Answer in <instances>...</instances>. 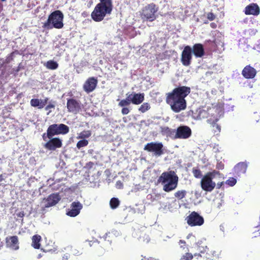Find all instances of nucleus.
<instances>
[{
  "label": "nucleus",
  "mask_w": 260,
  "mask_h": 260,
  "mask_svg": "<svg viewBox=\"0 0 260 260\" xmlns=\"http://www.w3.org/2000/svg\"><path fill=\"white\" fill-rule=\"evenodd\" d=\"M190 92L189 87L182 86L174 88L171 92L166 94V103L175 113H179L186 108L187 104L185 99Z\"/></svg>",
  "instance_id": "obj_1"
},
{
  "label": "nucleus",
  "mask_w": 260,
  "mask_h": 260,
  "mask_svg": "<svg viewBox=\"0 0 260 260\" xmlns=\"http://www.w3.org/2000/svg\"><path fill=\"white\" fill-rule=\"evenodd\" d=\"M112 0H100L91 14L92 19L95 22L102 21L107 14H110L112 11Z\"/></svg>",
  "instance_id": "obj_2"
},
{
  "label": "nucleus",
  "mask_w": 260,
  "mask_h": 260,
  "mask_svg": "<svg viewBox=\"0 0 260 260\" xmlns=\"http://www.w3.org/2000/svg\"><path fill=\"white\" fill-rule=\"evenodd\" d=\"M158 182L163 184V190L170 192L177 186L178 177L174 171L163 172L158 179Z\"/></svg>",
  "instance_id": "obj_3"
},
{
  "label": "nucleus",
  "mask_w": 260,
  "mask_h": 260,
  "mask_svg": "<svg viewBox=\"0 0 260 260\" xmlns=\"http://www.w3.org/2000/svg\"><path fill=\"white\" fill-rule=\"evenodd\" d=\"M64 16L60 10H55L48 16L47 20L43 24V27L48 29L53 28L61 29L63 27Z\"/></svg>",
  "instance_id": "obj_4"
},
{
  "label": "nucleus",
  "mask_w": 260,
  "mask_h": 260,
  "mask_svg": "<svg viewBox=\"0 0 260 260\" xmlns=\"http://www.w3.org/2000/svg\"><path fill=\"white\" fill-rule=\"evenodd\" d=\"M69 132V127L67 125L60 124H53L49 126L47 133H44L42 138L46 141L47 139H50L55 135H66Z\"/></svg>",
  "instance_id": "obj_5"
},
{
  "label": "nucleus",
  "mask_w": 260,
  "mask_h": 260,
  "mask_svg": "<svg viewBox=\"0 0 260 260\" xmlns=\"http://www.w3.org/2000/svg\"><path fill=\"white\" fill-rule=\"evenodd\" d=\"M220 175V172L216 170L208 172L201 180L202 188L206 191H212L216 186V183L212 181V179L215 178L216 175Z\"/></svg>",
  "instance_id": "obj_6"
},
{
  "label": "nucleus",
  "mask_w": 260,
  "mask_h": 260,
  "mask_svg": "<svg viewBox=\"0 0 260 260\" xmlns=\"http://www.w3.org/2000/svg\"><path fill=\"white\" fill-rule=\"evenodd\" d=\"M157 10L158 9L156 8V5L153 3L146 6L143 9L141 14L142 19L149 20V21H154L156 18L155 13Z\"/></svg>",
  "instance_id": "obj_7"
},
{
  "label": "nucleus",
  "mask_w": 260,
  "mask_h": 260,
  "mask_svg": "<svg viewBox=\"0 0 260 260\" xmlns=\"http://www.w3.org/2000/svg\"><path fill=\"white\" fill-rule=\"evenodd\" d=\"M185 220L187 223L191 226H201L204 222V218L195 211L192 212Z\"/></svg>",
  "instance_id": "obj_8"
},
{
  "label": "nucleus",
  "mask_w": 260,
  "mask_h": 260,
  "mask_svg": "<svg viewBox=\"0 0 260 260\" xmlns=\"http://www.w3.org/2000/svg\"><path fill=\"white\" fill-rule=\"evenodd\" d=\"M144 150L148 152H154L156 156H160L164 153L163 145L161 143H148L145 146Z\"/></svg>",
  "instance_id": "obj_9"
},
{
  "label": "nucleus",
  "mask_w": 260,
  "mask_h": 260,
  "mask_svg": "<svg viewBox=\"0 0 260 260\" xmlns=\"http://www.w3.org/2000/svg\"><path fill=\"white\" fill-rule=\"evenodd\" d=\"M192 58V48L190 46H186L182 51L181 62L184 66H189Z\"/></svg>",
  "instance_id": "obj_10"
},
{
  "label": "nucleus",
  "mask_w": 260,
  "mask_h": 260,
  "mask_svg": "<svg viewBox=\"0 0 260 260\" xmlns=\"http://www.w3.org/2000/svg\"><path fill=\"white\" fill-rule=\"evenodd\" d=\"M191 128L186 125L179 126L176 130L175 138L176 139H186L191 135Z\"/></svg>",
  "instance_id": "obj_11"
},
{
  "label": "nucleus",
  "mask_w": 260,
  "mask_h": 260,
  "mask_svg": "<svg viewBox=\"0 0 260 260\" xmlns=\"http://www.w3.org/2000/svg\"><path fill=\"white\" fill-rule=\"evenodd\" d=\"M44 145V147L51 151H54L57 148H61L62 145V140L59 138H51L49 139Z\"/></svg>",
  "instance_id": "obj_12"
},
{
  "label": "nucleus",
  "mask_w": 260,
  "mask_h": 260,
  "mask_svg": "<svg viewBox=\"0 0 260 260\" xmlns=\"http://www.w3.org/2000/svg\"><path fill=\"white\" fill-rule=\"evenodd\" d=\"M67 108L68 112L77 114L81 110L80 103L75 99H69L67 100Z\"/></svg>",
  "instance_id": "obj_13"
},
{
  "label": "nucleus",
  "mask_w": 260,
  "mask_h": 260,
  "mask_svg": "<svg viewBox=\"0 0 260 260\" xmlns=\"http://www.w3.org/2000/svg\"><path fill=\"white\" fill-rule=\"evenodd\" d=\"M194 256L197 259L203 258L202 260H217L219 258L218 253L215 251L201 252V253H195Z\"/></svg>",
  "instance_id": "obj_14"
},
{
  "label": "nucleus",
  "mask_w": 260,
  "mask_h": 260,
  "mask_svg": "<svg viewBox=\"0 0 260 260\" xmlns=\"http://www.w3.org/2000/svg\"><path fill=\"white\" fill-rule=\"evenodd\" d=\"M98 79L93 77L88 78L84 82L83 88L87 93L92 92L96 87Z\"/></svg>",
  "instance_id": "obj_15"
},
{
  "label": "nucleus",
  "mask_w": 260,
  "mask_h": 260,
  "mask_svg": "<svg viewBox=\"0 0 260 260\" xmlns=\"http://www.w3.org/2000/svg\"><path fill=\"white\" fill-rule=\"evenodd\" d=\"M70 208L67 211V215L70 217H75L80 213L83 206L79 202H73Z\"/></svg>",
  "instance_id": "obj_16"
},
{
  "label": "nucleus",
  "mask_w": 260,
  "mask_h": 260,
  "mask_svg": "<svg viewBox=\"0 0 260 260\" xmlns=\"http://www.w3.org/2000/svg\"><path fill=\"white\" fill-rule=\"evenodd\" d=\"M244 12L247 15L257 16L260 13V8L257 4L251 3L245 8Z\"/></svg>",
  "instance_id": "obj_17"
},
{
  "label": "nucleus",
  "mask_w": 260,
  "mask_h": 260,
  "mask_svg": "<svg viewBox=\"0 0 260 260\" xmlns=\"http://www.w3.org/2000/svg\"><path fill=\"white\" fill-rule=\"evenodd\" d=\"M6 244L7 247L15 250H18L19 248L18 237L13 236L6 237Z\"/></svg>",
  "instance_id": "obj_18"
},
{
  "label": "nucleus",
  "mask_w": 260,
  "mask_h": 260,
  "mask_svg": "<svg viewBox=\"0 0 260 260\" xmlns=\"http://www.w3.org/2000/svg\"><path fill=\"white\" fill-rule=\"evenodd\" d=\"M61 198L58 193H52L50 194L46 199V204L45 207L49 208L57 204L60 200Z\"/></svg>",
  "instance_id": "obj_19"
},
{
  "label": "nucleus",
  "mask_w": 260,
  "mask_h": 260,
  "mask_svg": "<svg viewBox=\"0 0 260 260\" xmlns=\"http://www.w3.org/2000/svg\"><path fill=\"white\" fill-rule=\"evenodd\" d=\"M247 165L245 162H240L237 164L234 168V174L235 176H240L246 173Z\"/></svg>",
  "instance_id": "obj_20"
},
{
  "label": "nucleus",
  "mask_w": 260,
  "mask_h": 260,
  "mask_svg": "<svg viewBox=\"0 0 260 260\" xmlns=\"http://www.w3.org/2000/svg\"><path fill=\"white\" fill-rule=\"evenodd\" d=\"M242 74L246 79H252L256 74V70L250 65L246 66L242 70Z\"/></svg>",
  "instance_id": "obj_21"
},
{
  "label": "nucleus",
  "mask_w": 260,
  "mask_h": 260,
  "mask_svg": "<svg viewBox=\"0 0 260 260\" xmlns=\"http://www.w3.org/2000/svg\"><path fill=\"white\" fill-rule=\"evenodd\" d=\"M130 97V101L132 103L135 105H139L141 104L144 100V93H135L128 94Z\"/></svg>",
  "instance_id": "obj_22"
},
{
  "label": "nucleus",
  "mask_w": 260,
  "mask_h": 260,
  "mask_svg": "<svg viewBox=\"0 0 260 260\" xmlns=\"http://www.w3.org/2000/svg\"><path fill=\"white\" fill-rule=\"evenodd\" d=\"M192 53H193L196 57H202L205 54V51L203 45L200 43H197L193 45L192 48Z\"/></svg>",
  "instance_id": "obj_23"
},
{
  "label": "nucleus",
  "mask_w": 260,
  "mask_h": 260,
  "mask_svg": "<svg viewBox=\"0 0 260 260\" xmlns=\"http://www.w3.org/2000/svg\"><path fill=\"white\" fill-rule=\"evenodd\" d=\"M32 243L31 246L35 249H40V242L42 240L41 236L39 235H35L32 237Z\"/></svg>",
  "instance_id": "obj_24"
},
{
  "label": "nucleus",
  "mask_w": 260,
  "mask_h": 260,
  "mask_svg": "<svg viewBox=\"0 0 260 260\" xmlns=\"http://www.w3.org/2000/svg\"><path fill=\"white\" fill-rule=\"evenodd\" d=\"M161 132L165 135H166L167 137H169L174 139H176L175 138V134H176V130L175 129H172L171 128H170L168 127H165L162 128Z\"/></svg>",
  "instance_id": "obj_25"
},
{
  "label": "nucleus",
  "mask_w": 260,
  "mask_h": 260,
  "mask_svg": "<svg viewBox=\"0 0 260 260\" xmlns=\"http://www.w3.org/2000/svg\"><path fill=\"white\" fill-rule=\"evenodd\" d=\"M91 135V132L90 131H83L80 133L77 137L78 139H85L88 138Z\"/></svg>",
  "instance_id": "obj_26"
},
{
  "label": "nucleus",
  "mask_w": 260,
  "mask_h": 260,
  "mask_svg": "<svg viewBox=\"0 0 260 260\" xmlns=\"http://www.w3.org/2000/svg\"><path fill=\"white\" fill-rule=\"evenodd\" d=\"M120 204V201L118 198H112L110 201V206L111 209L117 208Z\"/></svg>",
  "instance_id": "obj_27"
},
{
  "label": "nucleus",
  "mask_w": 260,
  "mask_h": 260,
  "mask_svg": "<svg viewBox=\"0 0 260 260\" xmlns=\"http://www.w3.org/2000/svg\"><path fill=\"white\" fill-rule=\"evenodd\" d=\"M46 67L50 70H55L58 67V64L53 60H49L47 62Z\"/></svg>",
  "instance_id": "obj_28"
},
{
  "label": "nucleus",
  "mask_w": 260,
  "mask_h": 260,
  "mask_svg": "<svg viewBox=\"0 0 260 260\" xmlns=\"http://www.w3.org/2000/svg\"><path fill=\"white\" fill-rule=\"evenodd\" d=\"M187 192L185 190H178L174 193V196L178 200H181L186 195Z\"/></svg>",
  "instance_id": "obj_29"
},
{
  "label": "nucleus",
  "mask_w": 260,
  "mask_h": 260,
  "mask_svg": "<svg viewBox=\"0 0 260 260\" xmlns=\"http://www.w3.org/2000/svg\"><path fill=\"white\" fill-rule=\"evenodd\" d=\"M130 97L127 94V97L125 99H123L120 101L118 103V106L121 107H125V106H128L131 103L130 101Z\"/></svg>",
  "instance_id": "obj_30"
},
{
  "label": "nucleus",
  "mask_w": 260,
  "mask_h": 260,
  "mask_svg": "<svg viewBox=\"0 0 260 260\" xmlns=\"http://www.w3.org/2000/svg\"><path fill=\"white\" fill-rule=\"evenodd\" d=\"M150 109V106L148 103H144L141 105L139 108V110L142 112L144 113Z\"/></svg>",
  "instance_id": "obj_31"
},
{
  "label": "nucleus",
  "mask_w": 260,
  "mask_h": 260,
  "mask_svg": "<svg viewBox=\"0 0 260 260\" xmlns=\"http://www.w3.org/2000/svg\"><path fill=\"white\" fill-rule=\"evenodd\" d=\"M41 100L38 99H32L30 100V105L32 107H38L39 109H40V107H41Z\"/></svg>",
  "instance_id": "obj_32"
},
{
  "label": "nucleus",
  "mask_w": 260,
  "mask_h": 260,
  "mask_svg": "<svg viewBox=\"0 0 260 260\" xmlns=\"http://www.w3.org/2000/svg\"><path fill=\"white\" fill-rule=\"evenodd\" d=\"M88 144V141L85 139L79 141L76 145L77 147L79 149L82 147H85Z\"/></svg>",
  "instance_id": "obj_33"
},
{
  "label": "nucleus",
  "mask_w": 260,
  "mask_h": 260,
  "mask_svg": "<svg viewBox=\"0 0 260 260\" xmlns=\"http://www.w3.org/2000/svg\"><path fill=\"white\" fill-rule=\"evenodd\" d=\"M192 172L194 177L197 178H200L202 176V172L199 169L193 168Z\"/></svg>",
  "instance_id": "obj_34"
},
{
  "label": "nucleus",
  "mask_w": 260,
  "mask_h": 260,
  "mask_svg": "<svg viewBox=\"0 0 260 260\" xmlns=\"http://www.w3.org/2000/svg\"><path fill=\"white\" fill-rule=\"evenodd\" d=\"M193 255L191 253L187 252L181 257V260H191L193 258Z\"/></svg>",
  "instance_id": "obj_35"
},
{
  "label": "nucleus",
  "mask_w": 260,
  "mask_h": 260,
  "mask_svg": "<svg viewBox=\"0 0 260 260\" xmlns=\"http://www.w3.org/2000/svg\"><path fill=\"white\" fill-rule=\"evenodd\" d=\"M237 180L233 177H230L225 181V183L230 186H233L236 184Z\"/></svg>",
  "instance_id": "obj_36"
},
{
  "label": "nucleus",
  "mask_w": 260,
  "mask_h": 260,
  "mask_svg": "<svg viewBox=\"0 0 260 260\" xmlns=\"http://www.w3.org/2000/svg\"><path fill=\"white\" fill-rule=\"evenodd\" d=\"M55 105L53 104H52V103H49L48 105H47L45 108V110L46 111H49L47 113V115H49L51 112V111L50 110V109H54L55 108Z\"/></svg>",
  "instance_id": "obj_37"
},
{
  "label": "nucleus",
  "mask_w": 260,
  "mask_h": 260,
  "mask_svg": "<svg viewBox=\"0 0 260 260\" xmlns=\"http://www.w3.org/2000/svg\"><path fill=\"white\" fill-rule=\"evenodd\" d=\"M215 17V15L212 12H209L207 14V18L210 21L214 20Z\"/></svg>",
  "instance_id": "obj_38"
},
{
  "label": "nucleus",
  "mask_w": 260,
  "mask_h": 260,
  "mask_svg": "<svg viewBox=\"0 0 260 260\" xmlns=\"http://www.w3.org/2000/svg\"><path fill=\"white\" fill-rule=\"evenodd\" d=\"M224 167V164L221 161L218 162L216 165V168L218 170H223Z\"/></svg>",
  "instance_id": "obj_39"
},
{
  "label": "nucleus",
  "mask_w": 260,
  "mask_h": 260,
  "mask_svg": "<svg viewBox=\"0 0 260 260\" xmlns=\"http://www.w3.org/2000/svg\"><path fill=\"white\" fill-rule=\"evenodd\" d=\"M48 101V98H46L44 100H41V107H40V109H42L43 108L45 105H46V104L47 103V102Z\"/></svg>",
  "instance_id": "obj_40"
},
{
  "label": "nucleus",
  "mask_w": 260,
  "mask_h": 260,
  "mask_svg": "<svg viewBox=\"0 0 260 260\" xmlns=\"http://www.w3.org/2000/svg\"><path fill=\"white\" fill-rule=\"evenodd\" d=\"M129 112V110L128 108L123 107L121 110V113L123 115H126Z\"/></svg>",
  "instance_id": "obj_41"
},
{
  "label": "nucleus",
  "mask_w": 260,
  "mask_h": 260,
  "mask_svg": "<svg viewBox=\"0 0 260 260\" xmlns=\"http://www.w3.org/2000/svg\"><path fill=\"white\" fill-rule=\"evenodd\" d=\"M206 114L207 111L206 110H203L200 111L199 115L201 118H204Z\"/></svg>",
  "instance_id": "obj_42"
},
{
  "label": "nucleus",
  "mask_w": 260,
  "mask_h": 260,
  "mask_svg": "<svg viewBox=\"0 0 260 260\" xmlns=\"http://www.w3.org/2000/svg\"><path fill=\"white\" fill-rule=\"evenodd\" d=\"M16 215L18 217H19V218H23V217L25 215V213H24V212L22 211H20L18 213H17L16 214Z\"/></svg>",
  "instance_id": "obj_43"
},
{
  "label": "nucleus",
  "mask_w": 260,
  "mask_h": 260,
  "mask_svg": "<svg viewBox=\"0 0 260 260\" xmlns=\"http://www.w3.org/2000/svg\"><path fill=\"white\" fill-rule=\"evenodd\" d=\"M179 244L181 245V247L185 248V246H186V242L184 240H180L179 241Z\"/></svg>",
  "instance_id": "obj_44"
},
{
  "label": "nucleus",
  "mask_w": 260,
  "mask_h": 260,
  "mask_svg": "<svg viewBox=\"0 0 260 260\" xmlns=\"http://www.w3.org/2000/svg\"><path fill=\"white\" fill-rule=\"evenodd\" d=\"M14 54V52H12L11 54H10V57H7L6 59V61L7 62H10L11 60H13V55Z\"/></svg>",
  "instance_id": "obj_45"
},
{
  "label": "nucleus",
  "mask_w": 260,
  "mask_h": 260,
  "mask_svg": "<svg viewBox=\"0 0 260 260\" xmlns=\"http://www.w3.org/2000/svg\"><path fill=\"white\" fill-rule=\"evenodd\" d=\"M94 165V163L91 161H89L86 164V167L89 169L92 168Z\"/></svg>",
  "instance_id": "obj_46"
},
{
  "label": "nucleus",
  "mask_w": 260,
  "mask_h": 260,
  "mask_svg": "<svg viewBox=\"0 0 260 260\" xmlns=\"http://www.w3.org/2000/svg\"><path fill=\"white\" fill-rule=\"evenodd\" d=\"M210 25L212 28H216L217 27V24L215 22H211Z\"/></svg>",
  "instance_id": "obj_47"
},
{
  "label": "nucleus",
  "mask_w": 260,
  "mask_h": 260,
  "mask_svg": "<svg viewBox=\"0 0 260 260\" xmlns=\"http://www.w3.org/2000/svg\"><path fill=\"white\" fill-rule=\"evenodd\" d=\"M223 184H224L223 182H220L217 183V188L219 189Z\"/></svg>",
  "instance_id": "obj_48"
},
{
  "label": "nucleus",
  "mask_w": 260,
  "mask_h": 260,
  "mask_svg": "<svg viewBox=\"0 0 260 260\" xmlns=\"http://www.w3.org/2000/svg\"><path fill=\"white\" fill-rule=\"evenodd\" d=\"M68 259V256L66 254H64L62 257V260H67Z\"/></svg>",
  "instance_id": "obj_49"
},
{
  "label": "nucleus",
  "mask_w": 260,
  "mask_h": 260,
  "mask_svg": "<svg viewBox=\"0 0 260 260\" xmlns=\"http://www.w3.org/2000/svg\"><path fill=\"white\" fill-rule=\"evenodd\" d=\"M149 257H147L146 256H143L141 260H149Z\"/></svg>",
  "instance_id": "obj_50"
},
{
  "label": "nucleus",
  "mask_w": 260,
  "mask_h": 260,
  "mask_svg": "<svg viewBox=\"0 0 260 260\" xmlns=\"http://www.w3.org/2000/svg\"><path fill=\"white\" fill-rule=\"evenodd\" d=\"M213 127H214V126H216V128H217L219 131V130H220V128L219 126V125H217V124H214L213 125Z\"/></svg>",
  "instance_id": "obj_51"
},
{
  "label": "nucleus",
  "mask_w": 260,
  "mask_h": 260,
  "mask_svg": "<svg viewBox=\"0 0 260 260\" xmlns=\"http://www.w3.org/2000/svg\"><path fill=\"white\" fill-rule=\"evenodd\" d=\"M149 260H159V259H156V258H154V257H149Z\"/></svg>",
  "instance_id": "obj_52"
},
{
  "label": "nucleus",
  "mask_w": 260,
  "mask_h": 260,
  "mask_svg": "<svg viewBox=\"0 0 260 260\" xmlns=\"http://www.w3.org/2000/svg\"><path fill=\"white\" fill-rule=\"evenodd\" d=\"M41 250H42L43 251L45 252H48V251H51L52 250L50 249V250H45L44 249L42 248L41 249Z\"/></svg>",
  "instance_id": "obj_53"
},
{
  "label": "nucleus",
  "mask_w": 260,
  "mask_h": 260,
  "mask_svg": "<svg viewBox=\"0 0 260 260\" xmlns=\"http://www.w3.org/2000/svg\"><path fill=\"white\" fill-rule=\"evenodd\" d=\"M41 257H42V255H41V254H39L38 255V258H41Z\"/></svg>",
  "instance_id": "obj_54"
},
{
  "label": "nucleus",
  "mask_w": 260,
  "mask_h": 260,
  "mask_svg": "<svg viewBox=\"0 0 260 260\" xmlns=\"http://www.w3.org/2000/svg\"><path fill=\"white\" fill-rule=\"evenodd\" d=\"M3 180L2 175H0V181H2Z\"/></svg>",
  "instance_id": "obj_55"
},
{
  "label": "nucleus",
  "mask_w": 260,
  "mask_h": 260,
  "mask_svg": "<svg viewBox=\"0 0 260 260\" xmlns=\"http://www.w3.org/2000/svg\"><path fill=\"white\" fill-rule=\"evenodd\" d=\"M1 1H2V2H5V1H6V0H1Z\"/></svg>",
  "instance_id": "obj_56"
}]
</instances>
